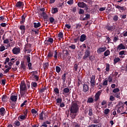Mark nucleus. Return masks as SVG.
I'll return each mask as SVG.
<instances>
[{"instance_id":"nucleus-1","label":"nucleus","mask_w":127,"mask_h":127,"mask_svg":"<svg viewBox=\"0 0 127 127\" xmlns=\"http://www.w3.org/2000/svg\"><path fill=\"white\" fill-rule=\"evenodd\" d=\"M78 111H79V105L76 102H72L70 106V111L78 113Z\"/></svg>"},{"instance_id":"nucleus-2","label":"nucleus","mask_w":127,"mask_h":127,"mask_svg":"<svg viewBox=\"0 0 127 127\" xmlns=\"http://www.w3.org/2000/svg\"><path fill=\"white\" fill-rule=\"evenodd\" d=\"M105 28L108 31H114L116 29V26L115 25L112 26L110 24H107Z\"/></svg>"},{"instance_id":"nucleus-3","label":"nucleus","mask_w":127,"mask_h":127,"mask_svg":"<svg viewBox=\"0 0 127 127\" xmlns=\"http://www.w3.org/2000/svg\"><path fill=\"white\" fill-rule=\"evenodd\" d=\"M96 76L92 75L91 78H90V85L92 88H95L96 85Z\"/></svg>"},{"instance_id":"nucleus-4","label":"nucleus","mask_w":127,"mask_h":127,"mask_svg":"<svg viewBox=\"0 0 127 127\" xmlns=\"http://www.w3.org/2000/svg\"><path fill=\"white\" fill-rule=\"evenodd\" d=\"M23 6H24V3L21 1H18L15 4V7L17 8H23Z\"/></svg>"},{"instance_id":"nucleus-5","label":"nucleus","mask_w":127,"mask_h":127,"mask_svg":"<svg viewBox=\"0 0 127 127\" xmlns=\"http://www.w3.org/2000/svg\"><path fill=\"white\" fill-rule=\"evenodd\" d=\"M27 88L25 83L21 82L20 85V91H26Z\"/></svg>"},{"instance_id":"nucleus-6","label":"nucleus","mask_w":127,"mask_h":127,"mask_svg":"<svg viewBox=\"0 0 127 127\" xmlns=\"http://www.w3.org/2000/svg\"><path fill=\"white\" fill-rule=\"evenodd\" d=\"M101 94H102V92L101 91H98L94 96V101L95 102H98L100 99V96H101Z\"/></svg>"},{"instance_id":"nucleus-7","label":"nucleus","mask_w":127,"mask_h":127,"mask_svg":"<svg viewBox=\"0 0 127 127\" xmlns=\"http://www.w3.org/2000/svg\"><path fill=\"white\" fill-rule=\"evenodd\" d=\"M90 55H91V51H90L85 50V52H84V55L83 57V59L84 60H86V59L87 58H89Z\"/></svg>"},{"instance_id":"nucleus-8","label":"nucleus","mask_w":127,"mask_h":127,"mask_svg":"<svg viewBox=\"0 0 127 127\" xmlns=\"http://www.w3.org/2000/svg\"><path fill=\"white\" fill-rule=\"evenodd\" d=\"M44 115V118L45 119H46L47 118V113L46 112H44V111H42L39 115V119L41 121H43V116Z\"/></svg>"},{"instance_id":"nucleus-9","label":"nucleus","mask_w":127,"mask_h":127,"mask_svg":"<svg viewBox=\"0 0 127 127\" xmlns=\"http://www.w3.org/2000/svg\"><path fill=\"white\" fill-rule=\"evenodd\" d=\"M12 51L13 54L17 55L20 53V48L15 47L12 49Z\"/></svg>"},{"instance_id":"nucleus-10","label":"nucleus","mask_w":127,"mask_h":127,"mask_svg":"<svg viewBox=\"0 0 127 127\" xmlns=\"http://www.w3.org/2000/svg\"><path fill=\"white\" fill-rule=\"evenodd\" d=\"M107 50V47H103L102 48H99L97 50V53L98 54H101V53L103 52H105V51Z\"/></svg>"},{"instance_id":"nucleus-11","label":"nucleus","mask_w":127,"mask_h":127,"mask_svg":"<svg viewBox=\"0 0 127 127\" xmlns=\"http://www.w3.org/2000/svg\"><path fill=\"white\" fill-rule=\"evenodd\" d=\"M44 43L46 45H50V43L52 44V43H53V38H49L48 40L45 41Z\"/></svg>"},{"instance_id":"nucleus-12","label":"nucleus","mask_w":127,"mask_h":127,"mask_svg":"<svg viewBox=\"0 0 127 127\" xmlns=\"http://www.w3.org/2000/svg\"><path fill=\"white\" fill-rule=\"evenodd\" d=\"M117 51H121V50H124L125 49H126V46H125V45H124V44H123V43H121L120 45H119L117 46Z\"/></svg>"},{"instance_id":"nucleus-13","label":"nucleus","mask_w":127,"mask_h":127,"mask_svg":"<svg viewBox=\"0 0 127 127\" xmlns=\"http://www.w3.org/2000/svg\"><path fill=\"white\" fill-rule=\"evenodd\" d=\"M78 7H81V8H84L87 6V4L84 2H78L77 3Z\"/></svg>"},{"instance_id":"nucleus-14","label":"nucleus","mask_w":127,"mask_h":127,"mask_svg":"<svg viewBox=\"0 0 127 127\" xmlns=\"http://www.w3.org/2000/svg\"><path fill=\"white\" fill-rule=\"evenodd\" d=\"M26 16H27V15L26 14H23L21 17V21H20V24H23L24 22H25V18H26Z\"/></svg>"},{"instance_id":"nucleus-15","label":"nucleus","mask_w":127,"mask_h":127,"mask_svg":"<svg viewBox=\"0 0 127 127\" xmlns=\"http://www.w3.org/2000/svg\"><path fill=\"white\" fill-rule=\"evenodd\" d=\"M19 29L21 30V34L23 35L25 33V30L26 29L24 25H21L19 27Z\"/></svg>"},{"instance_id":"nucleus-16","label":"nucleus","mask_w":127,"mask_h":127,"mask_svg":"<svg viewBox=\"0 0 127 127\" xmlns=\"http://www.w3.org/2000/svg\"><path fill=\"white\" fill-rule=\"evenodd\" d=\"M5 109L4 108L2 107L0 108V115L1 116V117H3L4 115H5Z\"/></svg>"},{"instance_id":"nucleus-17","label":"nucleus","mask_w":127,"mask_h":127,"mask_svg":"<svg viewBox=\"0 0 127 127\" xmlns=\"http://www.w3.org/2000/svg\"><path fill=\"white\" fill-rule=\"evenodd\" d=\"M127 54V51H121L119 52V55H121L120 56V58H125V56L123 55H126Z\"/></svg>"},{"instance_id":"nucleus-18","label":"nucleus","mask_w":127,"mask_h":127,"mask_svg":"<svg viewBox=\"0 0 127 127\" xmlns=\"http://www.w3.org/2000/svg\"><path fill=\"white\" fill-rule=\"evenodd\" d=\"M83 91L84 93H86L89 91V86L86 84H84L83 85Z\"/></svg>"},{"instance_id":"nucleus-19","label":"nucleus","mask_w":127,"mask_h":127,"mask_svg":"<svg viewBox=\"0 0 127 127\" xmlns=\"http://www.w3.org/2000/svg\"><path fill=\"white\" fill-rule=\"evenodd\" d=\"M77 112L70 111V117L71 118V119H74L75 118H76V116H77Z\"/></svg>"},{"instance_id":"nucleus-20","label":"nucleus","mask_w":127,"mask_h":127,"mask_svg":"<svg viewBox=\"0 0 127 127\" xmlns=\"http://www.w3.org/2000/svg\"><path fill=\"white\" fill-rule=\"evenodd\" d=\"M86 39H87V37L86 36V35L85 34H82L80 36V42H84V41H85Z\"/></svg>"},{"instance_id":"nucleus-21","label":"nucleus","mask_w":127,"mask_h":127,"mask_svg":"<svg viewBox=\"0 0 127 127\" xmlns=\"http://www.w3.org/2000/svg\"><path fill=\"white\" fill-rule=\"evenodd\" d=\"M10 99L12 102H16L17 101V96L12 95L10 96Z\"/></svg>"},{"instance_id":"nucleus-22","label":"nucleus","mask_w":127,"mask_h":127,"mask_svg":"<svg viewBox=\"0 0 127 127\" xmlns=\"http://www.w3.org/2000/svg\"><path fill=\"white\" fill-rule=\"evenodd\" d=\"M115 7H116L117 8H118L119 9V10H126V8L125 7V6H121L119 5H115Z\"/></svg>"},{"instance_id":"nucleus-23","label":"nucleus","mask_w":127,"mask_h":127,"mask_svg":"<svg viewBox=\"0 0 127 127\" xmlns=\"http://www.w3.org/2000/svg\"><path fill=\"white\" fill-rule=\"evenodd\" d=\"M8 100V98L7 97V96L6 95H2L1 98L2 102H7Z\"/></svg>"},{"instance_id":"nucleus-24","label":"nucleus","mask_w":127,"mask_h":127,"mask_svg":"<svg viewBox=\"0 0 127 127\" xmlns=\"http://www.w3.org/2000/svg\"><path fill=\"white\" fill-rule=\"evenodd\" d=\"M59 37V40H61V39L64 38V35H63V32H60L58 35Z\"/></svg>"},{"instance_id":"nucleus-25","label":"nucleus","mask_w":127,"mask_h":127,"mask_svg":"<svg viewBox=\"0 0 127 127\" xmlns=\"http://www.w3.org/2000/svg\"><path fill=\"white\" fill-rule=\"evenodd\" d=\"M32 80H34V79L36 80L35 82H37V81L39 80V77H38L37 75H35L34 74L32 75Z\"/></svg>"},{"instance_id":"nucleus-26","label":"nucleus","mask_w":127,"mask_h":127,"mask_svg":"<svg viewBox=\"0 0 127 127\" xmlns=\"http://www.w3.org/2000/svg\"><path fill=\"white\" fill-rule=\"evenodd\" d=\"M70 92V89L68 87L64 88L63 90V94L65 95V94H68Z\"/></svg>"},{"instance_id":"nucleus-27","label":"nucleus","mask_w":127,"mask_h":127,"mask_svg":"<svg viewBox=\"0 0 127 127\" xmlns=\"http://www.w3.org/2000/svg\"><path fill=\"white\" fill-rule=\"evenodd\" d=\"M59 10V9L57 7H53L52 8V12L53 14H55V13L58 12Z\"/></svg>"},{"instance_id":"nucleus-28","label":"nucleus","mask_w":127,"mask_h":127,"mask_svg":"<svg viewBox=\"0 0 127 127\" xmlns=\"http://www.w3.org/2000/svg\"><path fill=\"white\" fill-rule=\"evenodd\" d=\"M13 126L14 127H18L20 126V122L18 121H16L13 123Z\"/></svg>"},{"instance_id":"nucleus-29","label":"nucleus","mask_w":127,"mask_h":127,"mask_svg":"<svg viewBox=\"0 0 127 127\" xmlns=\"http://www.w3.org/2000/svg\"><path fill=\"white\" fill-rule=\"evenodd\" d=\"M31 85L32 89H36L37 88V83L35 82H32Z\"/></svg>"},{"instance_id":"nucleus-30","label":"nucleus","mask_w":127,"mask_h":127,"mask_svg":"<svg viewBox=\"0 0 127 127\" xmlns=\"http://www.w3.org/2000/svg\"><path fill=\"white\" fill-rule=\"evenodd\" d=\"M26 118H27V117L25 115H20L18 117V119H20V122H21L22 121H24V120H25Z\"/></svg>"},{"instance_id":"nucleus-31","label":"nucleus","mask_w":127,"mask_h":127,"mask_svg":"<svg viewBox=\"0 0 127 127\" xmlns=\"http://www.w3.org/2000/svg\"><path fill=\"white\" fill-rule=\"evenodd\" d=\"M34 24V27L35 28H38V27H40V26H41V24H40V22H34L33 23Z\"/></svg>"},{"instance_id":"nucleus-32","label":"nucleus","mask_w":127,"mask_h":127,"mask_svg":"<svg viewBox=\"0 0 127 127\" xmlns=\"http://www.w3.org/2000/svg\"><path fill=\"white\" fill-rule=\"evenodd\" d=\"M90 18V14H85V17L81 19L82 21H84L85 20H88Z\"/></svg>"},{"instance_id":"nucleus-33","label":"nucleus","mask_w":127,"mask_h":127,"mask_svg":"<svg viewBox=\"0 0 127 127\" xmlns=\"http://www.w3.org/2000/svg\"><path fill=\"white\" fill-rule=\"evenodd\" d=\"M66 75H67V73H65L62 76L63 83H65V82H66Z\"/></svg>"},{"instance_id":"nucleus-34","label":"nucleus","mask_w":127,"mask_h":127,"mask_svg":"<svg viewBox=\"0 0 127 127\" xmlns=\"http://www.w3.org/2000/svg\"><path fill=\"white\" fill-rule=\"evenodd\" d=\"M53 52L50 51L48 53L47 57H48V58H51V57H53Z\"/></svg>"},{"instance_id":"nucleus-35","label":"nucleus","mask_w":127,"mask_h":127,"mask_svg":"<svg viewBox=\"0 0 127 127\" xmlns=\"http://www.w3.org/2000/svg\"><path fill=\"white\" fill-rule=\"evenodd\" d=\"M120 61H121V59H120V58H119V57L115 58L114 60V65H115V64H117V63H118V62H120Z\"/></svg>"},{"instance_id":"nucleus-36","label":"nucleus","mask_w":127,"mask_h":127,"mask_svg":"<svg viewBox=\"0 0 127 127\" xmlns=\"http://www.w3.org/2000/svg\"><path fill=\"white\" fill-rule=\"evenodd\" d=\"M93 102L94 99L92 97H89L87 101V103H89V104H92Z\"/></svg>"},{"instance_id":"nucleus-37","label":"nucleus","mask_w":127,"mask_h":127,"mask_svg":"<svg viewBox=\"0 0 127 127\" xmlns=\"http://www.w3.org/2000/svg\"><path fill=\"white\" fill-rule=\"evenodd\" d=\"M111 53V52L109 50H107L104 53V56L107 57V56H109Z\"/></svg>"},{"instance_id":"nucleus-38","label":"nucleus","mask_w":127,"mask_h":127,"mask_svg":"<svg viewBox=\"0 0 127 127\" xmlns=\"http://www.w3.org/2000/svg\"><path fill=\"white\" fill-rule=\"evenodd\" d=\"M21 67L23 70H25V69H26V65H25V64H24V62H21Z\"/></svg>"},{"instance_id":"nucleus-39","label":"nucleus","mask_w":127,"mask_h":127,"mask_svg":"<svg viewBox=\"0 0 127 127\" xmlns=\"http://www.w3.org/2000/svg\"><path fill=\"white\" fill-rule=\"evenodd\" d=\"M57 104H58V106H59L60 104H61V102H62V98H58L56 99Z\"/></svg>"},{"instance_id":"nucleus-40","label":"nucleus","mask_w":127,"mask_h":127,"mask_svg":"<svg viewBox=\"0 0 127 127\" xmlns=\"http://www.w3.org/2000/svg\"><path fill=\"white\" fill-rule=\"evenodd\" d=\"M5 16H0V21H2V22H5L6 21V19L4 18Z\"/></svg>"},{"instance_id":"nucleus-41","label":"nucleus","mask_w":127,"mask_h":127,"mask_svg":"<svg viewBox=\"0 0 127 127\" xmlns=\"http://www.w3.org/2000/svg\"><path fill=\"white\" fill-rule=\"evenodd\" d=\"M121 92H117L115 94L114 97L117 98L118 99H121Z\"/></svg>"},{"instance_id":"nucleus-42","label":"nucleus","mask_w":127,"mask_h":127,"mask_svg":"<svg viewBox=\"0 0 127 127\" xmlns=\"http://www.w3.org/2000/svg\"><path fill=\"white\" fill-rule=\"evenodd\" d=\"M78 66H79V64H75L73 65V70L75 71V72H77L78 71Z\"/></svg>"},{"instance_id":"nucleus-43","label":"nucleus","mask_w":127,"mask_h":127,"mask_svg":"<svg viewBox=\"0 0 127 127\" xmlns=\"http://www.w3.org/2000/svg\"><path fill=\"white\" fill-rule=\"evenodd\" d=\"M56 71L57 73H58V74H59V73H60V71H61V67L59 66H56Z\"/></svg>"},{"instance_id":"nucleus-44","label":"nucleus","mask_w":127,"mask_h":127,"mask_svg":"<svg viewBox=\"0 0 127 127\" xmlns=\"http://www.w3.org/2000/svg\"><path fill=\"white\" fill-rule=\"evenodd\" d=\"M26 59L27 60V63H30V61H31V60H30V55H29V54L27 55L26 57Z\"/></svg>"},{"instance_id":"nucleus-45","label":"nucleus","mask_w":127,"mask_h":127,"mask_svg":"<svg viewBox=\"0 0 127 127\" xmlns=\"http://www.w3.org/2000/svg\"><path fill=\"white\" fill-rule=\"evenodd\" d=\"M57 55H58V52H57V50H56L54 53V57L55 58V60H57Z\"/></svg>"},{"instance_id":"nucleus-46","label":"nucleus","mask_w":127,"mask_h":127,"mask_svg":"<svg viewBox=\"0 0 127 127\" xmlns=\"http://www.w3.org/2000/svg\"><path fill=\"white\" fill-rule=\"evenodd\" d=\"M44 69H47V68H48V67H49V64L48 63H45L44 64Z\"/></svg>"},{"instance_id":"nucleus-47","label":"nucleus","mask_w":127,"mask_h":127,"mask_svg":"<svg viewBox=\"0 0 127 127\" xmlns=\"http://www.w3.org/2000/svg\"><path fill=\"white\" fill-rule=\"evenodd\" d=\"M28 63V67L29 70H32V64L30 62Z\"/></svg>"},{"instance_id":"nucleus-48","label":"nucleus","mask_w":127,"mask_h":127,"mask_svg":"<svg viewBox=\"0 0 127 127\" xmlns=\"http://www.w3.org/2000/svg\"><path fill=\"white\" fill-rule=\"evenodd\" d=\"M106 71L107 72H109V71H110V64H106Z\"/></svg>"},{"instance_id":"nucleus-49","label":"nucleus","mask_w":127,"mask_h":127,"mask_svg":"<svg viewBox=\"0 0 127 127\" xmlns=\"http://www.w3.org/2000/svg\"><path fill=\"white\" fill-rule=\"evenodd\" d=\"M31 112L33 115H35V114L38 115V113H37V111H36V110H35V109H32Z\"/></svg>"},{"instance_id":"nucleus-50","label":"nucleus","mask_w":127,"mask_h":127,"mask_svg":"<svg viewBox=\"0 0 127 127\" xmlns=\"http://www.w3.org/2000/svg\"><path fill=\"white\" fill-rule=\"evenodd\" d=\"M54 92L56 95H57V94H60L59 89L57 87L54 88Z\"/></svg>"},{"instance_id":"nucleus-51","label":"nucleus","mask_w":127,"mask_h":127,"mask_svg":"<svg viewBox=\"0 0 127 127\" xmlns=\"http://www.w3.org/2000/svg\"><path fill=\"white\" fill-rule=\"evenodd\" d=\"M79 14H84L85 13V10L83 9H79V11L78 12Z\"/></svg>"},{"instance_id":"nucleus-52","label":"nucleus","mask_w":127,"mask_h":127,"mask_svg":"<svg viewBox=\"0 0 127 127\" xmlns=\"http://www.w3.org/2000/svg\"><path fill=\"white\" fill-rule=\"evenodd\" d=\"M4 33V30L1 28V27L0 26V36L2 35Z\"/></svg>"},{"instance_id":"nucleus-53","label":"nucleus","mask_w":127,"mask_h":127,"mask_svg":"<svg viewBox=\"0 0 127 127\" xmlns=\"http://www.w3.org/2000/svg\"><path fill=\"white\" fill-rule=\"evenodd\" d=\"M4 50H5V47H4V46L1 45L0 47V52H2V51H4Z\"/></svg>"},{"instance_id":"nucleus-54","label":"nucleus","mask_w":127,"mask_h":127,"mask_svg":"<svg viewBox=\"0 0 127 127\" xmlns=\"http://www.w3.org/2000/svg\"><path fill=\"white\" fill-rule=\"evenodd\" d=\"M89 112L88 115L90 116V117H92V116H93V110L92 108L89 110Z\"/></svg>"},{"instance_id":"nucleus-55","label":"nucleus","mask_w":127,"mask_h":127,"mask_svg":"<svg viewBox=\"0 0 127 127\" xmlns=\"http://www.w3.org/2000/svg\"><path fill=\"white\" fill-rule=\"evenodd\" d=\"M113 93H115V94H116L117 93H119V92H120V89L118 88H115L114 89H113Z\"/></svg>"},{"instance_id":"nucleus-56","label":"nucleus","mask_w":127,"mask_h":127,"mask_svg":"<svg viewBox=\"0 0 127 127\" xmlns=\"http://www.w3.org/2000/svg\"><path fill=\"white\" fill-rule=\"evenodd\" d=\"M6 25H7V24H6V23H1L0 24V27H6Z\"/></svg>"},{"instance_id":"nucleus-57","label":"nucleus","mask_w":127,"mask_h":127,"mask_svg":"<svg viewBox=\"0 0 127 127\" xmlns=\"http://www.w3.org/2000/svg\"><path fill=\"white\" fill-rule=\"evenodd\" d=\"M118 20L119 16L117 15H115L113 17V20H114V21H118Z\"/></svg>"},{"instance_id":"nucleus-58","label":"nucleus","mask_w":127,"mask_h":127,"mask_svg":"<svg viewBox=\"0 0 127 127\" xmlns=\"http://www.w3.org/2000/svg\"><path fill=\"white\" fill-rule=\"evenodd\" d=\"M69 48H71L72 50H75L76 49V45H71V46H69Z\"/></svg>"},{"instance_id":"nucleus-59","label":"nucleus","mask_w":127,"mask_h":127,"mask_svg":"<svg viewBox=\"0 0 127 127\" xmlns=\"http://www.w3.org/2000/svg\"><path fill=\"white\" fill-rule=\"evenodd\" d=\"M21 97H23L25 95V91L20 90Z\"/></svg>"},{"instance_id":"nucleus-60","label":"nucleus","mask_w":127,"mask_h":127,"mask_svg":"<svg viewBox=\"0 0 127 127\" xmlns=\"http://www.w3.org/2000/svg\"><path fill=\"white\" fill-rule=\"evenodd\" d=\"M110 113V109L107 108L104 110V114L105 115H108Z\"/></svg>"},{"instance_id":"nucleus-61","label":"nucleus","mask_w":127,"mask_h":127,"mask_svg":"<svg viewBox=\"0 0 127 127\" xmlns=\"http://www.w3.org/2000/svg\"><path fill=\"white\" fill-rule=\"evenodd\" d=\"M63 54H64V56H67V55H68V54H69V53L68 52V51L67 50H64Z\"/></svg>"},{"instance_id":"nucleus-62","label":"nucleus","mask_w":127,"mask_h":127,"mask_svg":"<svg viewBox=\"0 0 127 127\" xmlns=\"http://www.w3.org/2000/svg\"><path fill=\"white\" fill-rule=\"evenodd\" d=\"M49 20L51 23H53V22H54V21L55 20V19H54V18L51 17L49 18Z\"/></svg>"},{"instance_id":"nucleus-63","label":"nucleus","mask_w":127,"mask_h":127,"mask_svg":"<svg viewBox=\"0 0 127 127\" xmlns=\"http://www.w3.org/2000/svg\"><path fill=\"white\" fill-rule=\"evenodd\" d=\"M60 108H64L65 107V104H64V102H62L61 103L59 104Z\"/></svg>"},{"instance_id":"nucleus-64","label":"nucleus","mask_w":127,"mask_h":127,"mask_svg":"<svg viewBox=\"0 0 127 127\" xmlns=\"http://www.w3.org/2000/svg\"><path fill=\"white\" fill-rule=\"evenodd\" d=\"M67 3L68 4H69V5L73 4V3H74V0H69L67 1Z\"/></svg>"}]
</instances>
